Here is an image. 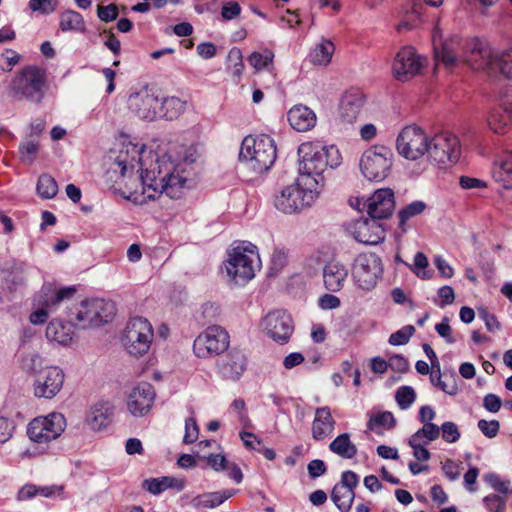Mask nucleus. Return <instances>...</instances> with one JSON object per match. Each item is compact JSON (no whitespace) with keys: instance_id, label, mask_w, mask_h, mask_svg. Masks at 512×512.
Returning <instances> with one entry per match:
<instances>
[{"instance_id":"69168bd1","label":"nucleus","mask_w":512,"mask_h":512,"mask_svg":"<svg viewBox=\"0 0 512 512\" xmlns=\"http://www.w3.org/2000/svg\"><path fill=\"white\" fill-rule=\"evenodd\" d=\"M485 507L491 512H503L505 501L498 495H488L483 499Z\"/></svg>"},{"instance_id":"58836bf2","label":"nucleus","mask_w":512,"mask_h":512,"mask_svg":"<svg viewBox=\"0 0 512 512\" xmlns=\"http://www.w3.org/2000/svg\"><path fill=\"white\" fill-rule=\"evenodd\" d=\"M510 121L511 114L503 107V109H495L489 114L488 126L494 133L502 134L506 131Z\"/></svg>"},{"instance_id":"79ce46f5","label":"nucleus","mask_w":512,"mask_h":512,"mask_svg":"<svg viewBox=\"0 0 512 512\" xmlns=\"http://www.w3.org/2000/svg\"><path fill=\"white\" fill-rule=\"evenodd\" d=\"M37 193L41 198L52 199L58 192V185L56 180L48 175L43 174L39 177L37 182Z\"/></svg>"},{"instance_id":"ddd939ff","label":"nucleus","mask_w":512,"mask_h":512,"mask_svg":"<svg viewBox=\"0 0 512 512\" xmlns=\"http://www.w3.org/2000/svg\"><path fill=\"white\" fill-rule=\"evenodd\" d=\"M45 72L36 67H25L14 82L15 93L29 101L39 103L45 91Z\"/></svg>"},{"instance_id":"20e7f679","label":"nucleus","mask_w":512,"mask_h":512,"mask_svg":"<svg viewBox=\"0 0 512 512\" xmlns=\"http://www.w3.org/2000/svg\"><path fill=\"white\" fill-rule=\"evenodd\" d=\"M320 192L315 182L298 176L294 183L283 187L274 196V207L283 214L300 213L315 202Z\"/></svg>"},{"instance_id":"f3484780","label":"nucleus","mask_w":512,"mask_h":512,"mask_svg":"<svg viewBox=\"0 0 512 512\" xmlns=\"http://www.w3.org/2000/svg\"><path fill=\"white\" fill-rule=\"evenodd\" d=\"M261 258H228L223 264V271L228 282L245 285L255 276V269L260 267Z\"/></svg>"},{"instance_id":"de8ad7c7","label":"nucleus","mask_w":512,"mask_h":512,"mask_svg":"<svg viewBox=\"0 0 512 512\" xmlns=\"http://www.w3.org/2000/svg\"><path fill=\"white\" fill-rule=\"evenodd\" d=\"M228 69L236 78H240L243 73V56L241 50L237 47H233L228 53Z\"/></svg>"},{"instance_id":"864d4df0","label":"nucleus","mask_w":512,"mask_h":512,"mask_svg":"<svg viewBox=\"0 0 512 512\" xmlns=\"http://www.w3.org/2000/svg\"><path fill=\"white\" fill-rule=\"evenodd\" d=\"M39 150V144L35 141L23 142L19 145V154L22 162L32 164Z\"/></svg>"},{"instance_id":"680f3d73","label":"nucleus","mask_w":512,"mask_h":512,"mask_svg":"<svg viewBox=\"0 0 512 512\" xmlns=\"http://www.w3.org/2000/svg\"><path fill=\"white\" fill-rule=\"evenodd\" d=\"M241 6L236 1L225 2L221 8V17L225 21H230L238 17L241 13Z\"/></svg>"},{"instance_id":"ea45409f","label":"nucleus","mask_w":512,"mask_h":512,"mask_svg":"<svg viewBox=\"0 0 512 512\" xmlns=\"http://www.w3.org/2000/svg\"><path fill=\"white\" fill-rule=\"evenodd\" d=\"M396 424V420L393 414L389 411L378 412L372 414L367 423V428L371 431H377L378 428H384L387 430L393 429Z\"/></svg>"},{"instance_id":"3c124183","label":"nucleus","mask_w":512,"mask_h":512,"mask_svg":"<svg viewBox=\"0 0 512 512\" xmlns=\"http://www.w3.org/2000/svg\"><path fill=\"white\" fill-rule=\"evenodd\" d=\"M415 333V328L412 325L403 326L398 331L392 333L389 337V344L393 346L405 345L409 342L410 338Z\"/></svg>"},{"instance_id":"09e8293b","label":"nucleus","mask_w":512,"mask_h":512,"mask_svg":"<svg viewBox=\"0 0 512 512\" xmlns=\"http://www.w3.org/2000/svg\"><path fill=\"white\" fill-rule=\"evenodd\" d=\"M273 58L274 53L269 49H265L262 52H253L249 56L248 62L256 70H262L266 68L269 64H272Z\"/></svg>"},{"instance_id":"cd10ccee","label":"nucleus","mask_w":512,"mask_h":512,"mask_svg":"<svg viewBox=\"0 0 512 512\" xmlns=\"http://www.w3.org/2000/svg\"><path fill=\"white\" fill-rule=\"evenodd\" d=\"M348 275L347 269L334 259L326 264L323 270L324 284L327 290L339 291Z\"/></svg>"},{"instance_id":"c03bdc74","label":"nucleus","mask_w":512,"mask_h":512,"mask_svg":"<svg viewBox=\"0 0 512 512\" xmlns=\"http://www.w3.org/2000/svg\"><path fill=\"white\" fill-rule=\"evenodd\" d=\"M259 256L258 247L250 241L235 240L231 243L227 250V256Z\"/></svg>"},{"instance_id":"39448f33","label":"nucleus","mask_w":512,"mask_h":512,"mask_svg":"<svg viewBox=\"0 0 512 512\" xmlns=\"http://www.w3.org/2000/svg\"><path fill=\"white\" fill-rule=\"evenodd\" d=\"M76 292V286L64 287L55 282L44 283L34 297L35 310L30 314V322L34 325L45 323L49 315L56 312L64 301L72 299Z\"/></svg>"},{"instance_id":"774afa93","label":"nucleus","mask_w":512,"mask_h":512,"mask_svg":"<svg viewBox=\"0 0 512 512\" xmlns=\"http://www.w3.org/2000/svg\"><path fill=\"white\" fill-rule=\"evenodd\" d=\"M459 185L462 189H484L487 187V183L481 179L470 177V176H461L459 179Z\"/></svg>"},{"instance_id":"473e14b6","label":"nucleus","mask_w":512,"mask_h":512,"mask_svg":"<svg viewBox=\"0 0 512 512\" xmlns=\"http://www.w3.org/2000/svg\"><path fill=\"white\" fill-rule=\"evenodd\" d=\"M187 101L176 96L160 99L159 115L167 120L178 119L187 108Z\"/></svg>"},{"instance_id":"a19ab883","label":"nucleus","mask_w":512,"mask_h":512,"mask_svg":"<svg viewBox=\"0 0 512 512\" xmlns=\"http://www.w3.org/2000/svg\"><path fill=\"white\" fill-rule=\"evenodd\" d=\"M98 326L111 321L116 314V308L112 301L93 299Z\"/></svg>"},{"instance_id":"dca6fc26","label":"nucleus","mask_w":512,"mask_h":512,"mask_svg":"<svg viewBox=\"0 0 512 512\" xmlns=\"http://www.w3.org/2000/svg\"><path fill=\"white\" fill-rule=\"evenodd\" d=\"M424 61L425 59L418 55L413 47H403L397 52L392 63L393 75L398 81H408L420 73Z\"/></svg>"},{"instance_id":"49530a36","label":"nucleus","mask_w":512,"mask_h":512,"mask_svg":"<svg viewBox=\"0 0 512 512\" xmlns=\"http://www.w3.org/2000/svg\"><path fill=\"white\" fill-rule=\"evenodd\" d=\"M43 359L39 353L32 351L23 353L21 356V366L28 372L33 373L35 376L42 368Z\"/></svg>"},{"instance_id":"423d86ee","label":"nucleus","mask_w":512,"mask_h":512,"mask_svg":"<svg viewBox=\"0 0 512 512\" xmlns=\"http://www.w3.org/2000/svg\"><path fill=\"white\" fill-rule=\"evenodd\" d=\"M464 47L462 59L469 67L478 71L497 72L500 49L478 37L465 39Z\"/></svg>"},{"instance_id":"a878e982","label":"nucleus","mask_w":512,"mask_h":512,"mask_svg":"<svg viewBox=\"0 0 512 512\" xmlns=\"http://www.w3.org/2000/svg\"><path fill=\"white\" fill-rule=\"evenodd\" d=\"M365 98L359 91L348 92L343 95L340 105V118L345 123H353L359 117L364 106Z\"/></svg>"},{"instance_id":"4be33fe9","label":"nucleus","mask_w":512,"mask_h":512,"mask_svg":"<svg viewBox=\"0 0 512 512\" xmlns=\"http://www.w3.org/2000/svg\"><path fill=\"white\" fill-rule=\"evenodd\" d=\"M155 391L151 384L141 383L134 387L127 398V408L134 416H144L152 407Z\"/></svg>"},{"instance_id":"2f4dec72","label":"nucleus","mask_w":512,"mask_h":512,"mask_svg":"<svg viewBox=\"0 0 512 512\" xmlns=\"http://www.w3.org/2000/svg\"><path fill=\"white\" fill-rule=\"evenodd\" d=\"M112 412L113 408L110 403H97L90 409L87 415V423L92 430H101L109 424Z\"/></svg>"},{"instance_id":"9b49d317","label":"nucleus","mask_w":512,"mask_h":512,"mask_svg":"<svg viewBox=\"0 0 512 512\" xmlns=\"http://www.w3.org/2000/svg\"><path fill=\"white\" fill-rule=\"evenodd\" d=\"M429 137L416 125L404 127L396 139L398 153L409 160H417L427 153Z\"/></svg>"},{"instance_id":"e2e57ef3","label":"nucleus","mask_w":512,"mask_h":512,"mask_svg":"<svg viewBox=\"0 0 512 512\" xmlns=\"http://www.w3.org/2000/svg\"><path fill=\"white\" fill-rule=\"evenodd\" d=\"M479 430L488 438H494L497 436L500 423L498 420L487 421L485 419H481L477 424Z\"/></svg>"},{"instance_id":"0e129e2a","label":"nucleus","mask_w":512,"mask_h":512,"mask_svg":"<svg viewBox=\"0 0 512 512\" xmlns=\"http://www.w3.org/2000/svg\"><path fill=\"white\" fill-rule=\"evenodd\" d=\"M485 481L496 491L500 493H507L509 488V481L502 480L497 474L489 473L484 476Z\"/></svg>"},{"instance_id":"6ab92c4d","label":"nucleus","mask_w":512,"mask_h":512,"mask_svg":"<svg viewBox=\"0 0 512 512\" xmlns=\"http://www.w3.org/2000/svg\"><path fill=\"white\" fill-rule=\"evenodd\" d=\"M362 205L371 218L376 220L389 218L395 209L394 192L390 188L377 189Z\"/></svg>"},{"instance_id":"0eeeda50","label":"nucleus","mask_w":512,"mask_h":512,"mask_svg":"<svg viewBox=\"0 0 512 512\" xmlns=\"http://www.w3.org/2000/svg\"><path fill=\"white\" fill-rule=\"evenodd\" d=\"M153 338L154 331L150 322L143 317H134L126 324L122 344L130 355L139 357L149 351Z\"/></svg>"},{"instance_id":"603ef678","label":"nucleus","mask_w":512,"mask_h":512,"mask_svg":"<svg viewBox=\"0 0 512 512\" xmlns=\"http://www.w3.org/2000/svg\"><path fill=\"white\" fill-rule=\"evenodd\" d=\"M497 72L512 80V47L501 50Z\"/></svg>"},{"instance_id":"f704fd0d","label":"nucleus","mask_w":512,"mask_h":512,"mask_svg":"<svg viewBox=\"0 0 512 512\" xmlns=\"http://www.w3.org/2000/svg\"><path fill=\"white\" fill-rule=\"evenodd\" d=\"M59 18V27L63 32H83L85 30V21L79 12L66 10L60 14Z\"/></svg>"},{"instance_id":"c756f323","label":"nucleus","mask_w":512,"mask_h":512,"mask_svg":"<svg viewBox=\"0 0 512 512\" xmlns=\"http://www.w3.org/2000/svg\"><path fill=\"white\" fill-rule=\"evenodd\" d=\"M72 325H74L72 321L70 323H63L60 320L54 319L46 327V338L49 341L67 346L72 342L74 336Z\"/></svg>"},{"instance_id":"7c9ffc66","label":"nucleus","mask_w":512,"mask_h":512,"mask_svg":"<svg viewBox=\"0 0 512 512\" xmlns=\"http://www.w3.org/2000/svg\"><path fill=\"white\" fill-rule=\"evenodd\" d=\"M235 489H224L216 492H209L198 495L191 500V505L196 508H209L213 509L220 506L229 498L236 494Z\"/></svg>"},{"instance_id":"c9c22d12","label":"nucleus","mask_w":512,"mask_h":512,"mask_svg":"<svg viewBox=\"0 0 512 512\" xmlns=\"http://www.w3.org/2000/svg\"><path fill=\"white\" fill-rule=\"evenodd\" d=\"M355 498V492L352 489L345 488L343 485H335L331 499L341 512H349Z\"/></svg>"},{"instance_id":"5701e85b","label":"nucleus","mask_w":512,"mask_h":512,"mask_svg":"<svg viewBox=\"0 0 512 512\" xmlns=\"http://www.w3.org/2000/svg\"><path fill=\"white\" fill-rule=\"evenodd\" d=\"M465 40L458 35H452L446 38L440 47L435 46V57L437 62H441L445 67H453L465 50Z\"/></svg>"},{"instance_id":"5fc2aeb1","label":"nucleus","mask_w":512,"mask_h":512,"mask_svg":"<svg viewBox=\"0 0 512 512\" xmlns=\"http://www.w3.org/2000/svg\"><path fill=\"white\" fill-rule=\"evenodd\" d=\"M426 208V204L422 201H414L407 205L399 212L400 224H404L413 216L421 214Z\"/></svg>"},{"instance_id":"052dcab7","label":"nucleus","mask_w":512,"mask_h":512,"mask_svg":"<svg viewBox=\"0 0 512 512\" xmlns=\"http://www.w3.org/2000/svg\"><path fill=\"white\" fill-rule=\"evenodd\" d=\"M420 21V12L418 11L417 6H414L412 11L407 14L406 19L397 25V30L399 32L403 30H411L416 27Z\"/></svg>"},{"instance_id":"6e6552de","label":"nucleus","mask_w":512,"mask_h":512,"mask_svg":"<svg viewBox=\"0 0 512 512\" xmlns=\"http://www.w3.org/2000/svg\"><path fill=\"white\" fill-rule=\"evenodd\" d=\"M392 162L393 152L391 149L383 145H375L362 154L360 169L366 179L382 181L388 176Z\"/></svg>"},{"instance_id":"f03ea898","label":"nucleus","mask_w":512,"mask_h":512,"mask_svg":"<svg viewBox=\"0 0 512 512\" xmlns=\"http://www.w3.org/2000/svg\"><path fill=\"white\" fill-rule=\"evenodd\" d=\"M299 177H307L315 182L318 189L324 187L323 173L335 169L342 163V156L335 145H324L320 141H310L298 147Z\"/></svg>"},{"instance_id":"a18cd8bd","label":"nucleus","mask_w":512,"mask_h":512,"mask_svg":"<svg viewBox=\"0 0 512 512\" xmlns=\"http://www.w3.org/2000/svg\"><path fill=\"white\" fill-rule=\"evenodd\" d=\"M423 427L417 430L411 437L413 442L426 439L425 444L434 441L440 436V427L434 423H422Z\"/></svg>"},{"instance_id":"c85d7f7f","label":"nucleus","mask_w":512,"mask_h":512,"mask_svg":"<svg viewBox=\"0 0 512 512\" xmlns=\"http://www.w3.org/2000/svg\"><path fill=\"white\" fill-rule=\"evenodd\" d=\"M70 321L79 328L86 329L91 326H98L94 300L82 301L75 311L71 312Z\"/></svg>"},{"instance_id":"2eb2a0df","label":"nucleus","mask_w":512,"mask_h":512,"mask_svg":"<svg viewBox=\"0 0 512 512\" xmlns=\"http://www.w3.org/2000/svg\"><path fill=\"white\" fill-rule=\"evenodd\" d=\"M64 380L65 374L60 367H44L35 376L34 395L38 398L52 399L61 391Z\"/></svg>"},{"instance_id":"4468645a","label":"nucleus","mask_w":512,"mask_h":512,"mask_svg":"<svg viewBox=\"0 0 512 512\" xmlns=\"http://www.w3.org/2000/svg\"><path fill=\"white\" fill-rule=\"evenodd\" d=\"M383 273L380 258H355L352 277L355 285L362 291H372Z\"/></svg>"},{"instance_id":"6e6d98bb","label":"nucleus","mask_w":512,"mask_h":512,"mask_svg":"<svg viewBox=\"0 0 512 512\" xmlns=\"http://www.w3.org/2000/svg\"><path fill=\"white\" fill-rule=\"evenodd\" d=\"M430 380L433 385L437 386L439 389H441L443 392L449 394V395H455L458 392V386L456 384V381L453 379L450 383L444 381L441 377L440 371L437 373H432Z\"/></svg>"},{"instance_id":"bf43d9fd","label":"nucleus","mask_w":512,"mask_h":512,"mask_svg":"<svg viewBox=\"0 0 512 512\" xmlns=\"http://www.w3.org/2000/svg\"><path fill=\"white\" fill-rule=\"evenodd\" d=\"M199 436V427L196 423L195 418L189 417L185 421V433L183 437V442L185 444L194 443Z\"/></svg>"},{"instance_id":"b1692460","label":"nucleus","mask_w":512,"mask_h":512,"mask_svg":"<svg viewBox=\"0 0 512 512\" xmlns=\"http://www.w3.org/2000/svg\"><path fill=\"white\" fill-rule=\"evenodd\" d=\"M336 426V421L332 416L328 406L315 409V415L311 427V436L313 440L321 442L329 438Z\"/></svg>"},{"instance_id":"412c9836","label":"nucleus","mask_w":512,"mask_h":512,"mask_svg":"<svg viewBox=\"0 0 512 512\" xmlns=\"http://www.w3.org/2000/svg\"><path fill=\"white\" fill-rule=\"evenodd\" d=\"M352 234L356 241L366 245H377L385 238V230L378 220L361 217L354 221Z\"/></svg>"},{"instance_id":"37998d69","label":"nucleus","mask_w":512,"mask_h":512,"mask_svg":"<svg viewBox=\"0 0 512 512\" xmlns=\"http://www.w3.org/2000/svg\"><path fill=\"white\" fill-rule=\"evenodd\" d=\"M397 264L407 265L418 277L429 279L433 273L428 268V258H412V262L404 261L403 258H395Z\"/></svg>"},{"instance_id":"9d476101","label":"nucleus","mask_w":512,"mask_h":512,"mask_svg":"<svg viewBox=\"0 0 512 512\" xmlns=\"http://www.w3.org/2000/svg\"><path fill=\"white\" fill-rule=\"evenodd\" d=\"M430 159L440 166L456 163L461 155L460 141L450 132H441L429 139L427 151Z\"/></svg>"},{"instance_id":"338daca9","label":"nucleus","mask_w":512,"mask_h":512,"mask_svg":"<svg viewBox=\"0 0 512 512\" xmlns=\"http://www.w3.org/2000/svg\"><path fill=\"white\" fill-rule=\"evenodd\" d=\"M97 14L102 21L111 22L117 18L118 8L115 4H109L107 6H98Z\"/></svg>"},{"instance_id":"1a4fd4ad","label":"nucleus","mask_w":512,"mask_h":512,"mask_svg":"<svg viewBox=\"0 0 512 512\" xmlns=\"http://www.w3.org/2000/svg\"><path fill=\"white\" fill-rule=\"evenodd\" d=\"M229 344L228 332L219 325H211L195 338L193 352L197 358L209 359L225 352Z\"/></svg>"},{"instance_id":"13d9d810","label":"nucleus","mask_w":512,"mask_h":512,"mask_svg":"<svg viewBox=\"0 0 512 512\" xmlns=\"http://www.w3.org/2000/svg\"><path fill=\"white\" fill-rule=\"evenodd\" d=\"M57 0H30L29 8L32 11H39L42 14L48 15L57 9Z\"/></svg>"},{"instance_id":"7ed1b4c3","label":"nucleus","mask_w":512,"mask_h":512,"mask_svg":"<svg viewBox=\"0 0 512 512\" xmlns=\"http://www.w3.org/2000/svg\"><path fill=\"white\" fill-rule=\"evenodd\" d=\"M276 157L275 141L267 134L246 136L241 143L239 162L249 181L269 171Z\"/></svg>"},{"instance_id":"4c0bfd02","label":"nucleus","mask_w":512,"mask_h":512,"mask_svg":"<svg viewBox=\"0 0 512 512\" xmlns=\"http://www.w3.org/2000/svg\"><path fill=\"white\" fill-rule=\"evenodd\" d=\"M493 177L504 188L512 189V152L494 169Z\"/></svg>"},{"instance_id":"393cba45","label":"nucleus","mask_w":512,"mask_h":512,"mask_svg":"<svg viewBox=\"0 0 512 512\" xmlns=\"http://www.w3.org/2000/svg\"><path fill=\"white\" fill-rule=\"evenodd\" d=\"M247 367L245 354L237 349L231 350L225 360L218 364L219 373L223 378L238 380Z\"/></svg>"},{"instance_id":"8fccbe9b","label":"nucleus","mask_w":512,"mask_h":512,"mask_svg":"<svg viewBox=\"0 0 512 512\" xmlns=\"http://www.w3.org/2000/svg\"><path fill=\"white\" fill-rule=\"evenodd\" d=\"M397 404L401 409H408L416 399V393L410 386L400 387L395 395Z\"/></svg>"},{"instance_id":"e433bc0d","label":"nucleus","mask_w":512,"mask_h":512,"mask_svg":"<svg viewBox=\"0 0 512 512\" xmlns=\"http://www.w3.org/2000/svg\"><path fill=\"white\" fill-rule=\"evenodd\" d=\"M335 47L331 41L325 40L316 45L311 51L309 57L310 61L315 65L327 66L332 59Z\"/></svg>"},{"instance_id":"bb28decb","label":"nucleus","mask_w":512,"mask_h":512,"mask_svg":"<svg viewBox=\"0 0 512 512\" xmlns=\"http://www.w3.org/2000/svg\"><path fill=\"white\" fill-rule=\"evenodd\" d=\"M288 121L294 130L306 132L316 125L317 117L315 112L308 106L299 104L289 110Z\"/></svg>"},{"instance_id":"aec40b11","label":"nucleus","mask_w":512,"mask_h":512,"mask_svg":"<svg viewBox=\"0 0 512 512\" xmlns=\"http://www.w3.org/2000/svg\"><path fill=\"white\" fill-rule=\"evenodd\" d=\"M129 108L138 117L152 121L159 115L160 98L148 89H142L129 96Z\"/></svg>"},{"instance_id":"f8f14e48","label":"nucleus","mask_w":512,"mask_h":512,"mask_svg":"<svg viewBox=\"0 0 512 512\" xmlns=\"http://www.w3.org/2000/svg\"><path fill=\"white\" fill-rule=\"evenodd\" d=\"M66 428V419L63 414L53 412L48 416L33 419L27 428L31 441L42 444L57 439Z\"/></svg>"},{"instance_id":"a211bd4d","label":"nucleus","mask_w":512,"mask_h":512,"mask_svg":"<svg viewBox=\"0 0 512 512\" xmlns=\"http://www.w3.org/2000/svg\"><path fill=\"white\" fill-rule=\"evenodd\" d=\"M262 325L266 333L280 344L289 341L294 329L291 316L284 310H275L267 314Z\"/></svg>"},{"instance_id":"f257e3e1","label":"nucleus","mask_w":512,"mask_h":512,"mask_svg":"<svg viewBox=\"0 0 512 512\" xmlns=\"http://www.w3.org/2000/svg\"><path fill=\"white\" fill-rule=\"evenodd\" d=\"M131 151V159L128 158L127 150L121 151L115 161L123 177L133 173L136 163L140 164L142 199H139L136 193H131L129 198L133 197L134 201L143 203L146 200H154L163 193L171 199L182 197L188 181L184 174L196 160L192 147H180L175 155L171 152L159 155L150 151L146 156H140V150L136 146H133Z\"/></svg>"},{"instance_id":"4d7b16f0","label":"nucleus","mask_w":512,"mask_h":512,"mask_svg":"<svg viewBox=\"0 0 512 512\" xmlns=\"http://www.w3.org/2000/svg\"><path fill=\"white\" fill-rule=\"evenodd\" d=\"M442 438L447 443H455L460 439L458 426L451 421L444 422L440 427Z\"/></svg>"},{"instance_id":"72a5a7b5","label":"nucleus","mask_w":512,"mask_h":512,"mask_svg":"<svg viewBox=\"0 0 512 512\" xmlns=\"http://www.w3.org/2000/svg\"><path fill=\"white\" fill-rule=\"evenodd\" d=\"M329 449L332 453L344 459H352L358 452L356 445L352 443L348 433H342L338 435L329 444Z\"/></svg>"}]
</instances>
